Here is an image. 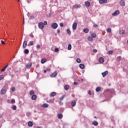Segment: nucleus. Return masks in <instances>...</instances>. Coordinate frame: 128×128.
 Listing matches in <instances>:
<instances>
[{
    "mask_svg": "<svg viewBox=\"0 0 128 128\" xmlns=\"http://www.w3.org/2000/svg\"><path fill=\"white\" fill-rule=\"evenodd\" d=\"M91 92H92L90 91V90H89L88 92V94L90 96V94H92Z\"/></svg>",
    "mask_w": 128,
    "mask_h": 128,
    "instance_id": "603ef678",
    "label": "nucleus"
},
{
    "mask_svg": "<svg viewBox=\"0 0 128 128\" xmlns=\"http://www.w3.org/2000/svg\"><path fill=\"white\" fill-rule=\"evenodd\" d=\"M46 72H50V68H47V69L46 70Z\"/></svg>",
    "mask_w": 128,
    "mask_h": 128,
    "instance_id": "5fc2aeb1",
    "label": "nucleus"
},
{
    "mask_svg": "<svg viewBox=\"0 0 128 128\" xmlns=\"http://www.w3.org/2000/svg\"><path fill=\"white\" fill-rule=\"evenodd\" d=\"M74 86H76L77 84H78L76 82H74Z\"/></svg>",
    "mask_w": 128,
    "mask_h": 128,
    "instance_id": "bf43d9fd",
    "label": "nucleus"
},
{
    "mask_svg": "<svg viewBox=\"0 0 128 128\" xmlns=\"http://www.w3.org/2000/svg\"><path fill=\"white\" fill-rule=\"evenodd\" d=\"M74 96H73V98Z\"/></svg>",
    "mask_w": 128,
    "mask_h": 128,
    "instance_id": "338daca9",
    "label": "nucleus"
},
{
    "mask_svg": "<svg viewBox=\"0 0 128 128\" xmlns=\"http://www.w3.org/2000/svg\"><path fill=\"white\" fill-rule=\"evenodd\" d=\"M18 0V2H20V0Z\"/></svg>",
    "mask_w": 128,
    "mask_h": 128,
    "instance_id": "0e129e2a",
    "label": "nucleus"
},
{
    "mask_svg": "<svg viewBox=\"0 0 128 128\" xmlns=\"http://www.w3.org/2000/svg\"><path fill=\"white\" fill-rule=\"evenodd\" d=\"M43 24H44V26H46V24H48V22L46 21H44Z\"/></svg>",
    "mask_w": 128,
    "mask_h": 128,
    "instance_id": "a18cd8bd",
    "label": "nucleus"
},
{
    "mask_svg": "<svg viewBox=\"0 0 128 128\" xmlns=\"http://www.w3.org/2000/svg\"><path fill=\"white\" fill-rule=\"evenodd\" d=\"M32 62H29L26 65V68L28 70H29V68H32Z\"/></svg>",
    "mask_w": 128,
    "mask_h": 128,
    "instance_id": "423d86ee",
    "label": "nucleus"
},
{
    "mask_svg": "<svg viewBox=\"0 0 128 128\" xmlns=\"http://www.w3.org/2000/svg\"><path fill=\"white\" fill-rule=\"evenodd\" d=\"M58 24L56 23H53L52 24V28H54V30L58 28Z\"/></svg>",
    "mask_w": 128,
    "mask_h": 128,
    "instance_id": "7ed1b4c3",
    "label": "nucleus"
},
{
    "mask_svg": "<svg viewBox=\"0 0 128 128\" xmlns=\"http://www.w3.org/2000/svg\"><path fill=\"white\" fill-rule=\"evenodd\" d=\"M38 26L40 30H43L44 28V24L43 22H40L38 24Z\"/></svg>",
    "mask_w": 128,
    "mask_h": 128,
    "instance_id": "f03ea898",
    "label": "nucleus"
},
{
    "mask_svg": "<svg viewBox=\"0 0 128 128\" xmlns=\"http://www.w3.org/2000/svg\"><path fill=\"white\" fill-rule=\"evenodd\" d=\"M88 40L89 42H92V38L90 36L88 37Z\"/></svg>",
    "mask_w": 128,
    "mask_h": 128,
    "instance_id": "c756f323",
    "label": "nucleus"
},
{
    "mask_svg": "<svg viewBox=\"0 0 128 128\" xmlns=\"http://www.w3.org/2000/svg\"><path fill=\"white\" fill-rule=\"evenodd\" d=\"M8 90V86H4L1 90V94H4L6 92V90Z\"/></svg>",
    "mask_w": 128,
    "mask_h": 128,
    "instance_id": "f257e3e1",
    "label": "nucleus"
},
{
    "mask_svg": "<svg viewBox=\"0 0 128 128\" xmlns=\"http://www.w3.org/2000/svg\"><path fill=\"white\" fill-rule=\"evenodd\" d=\"M93 52H98V50H96V49H94L93 50Z\"/></svg>",
    "mask_w": 128,
    "mask_h": 128,
    "instance_id": "09e8293b",
    "label": "nucleus"
},
{
    "mask_svg": "<svg viewBox=\"0 0 128 128\" xmlns=\"http://www.w3.org/2000/svg\"><path fill=\"white\" fill-rule=\"evenodd\" d=\"M79 66L80 68H82V70H84V64H80Z\"/></svg>",
    "mask_w": 128,
    "mask_h": 128,
    "instance_id": "393cba45",
    "label": "nucleus"
},
{
    "mask_svg": "<svg viewBox=\"0 0 128 128\" xmlns=\"http://www.w3.org/2000/svg\"><path fill=\"white\" fill-rule=\"evenodd\" d=\"M108 2V0H100L99 3L102 4H106Z\"/></svg>",
    "mask_w": 128,
    "mask_h": 128,
    "instance_id": "6e6552de",
    "label": "nucleus"
},
{
    "mask_svg": "<svg viewBox=\"0 0 128 128\" xmlns=\"http://www.w3.org/2000/svg\"><path fill=\"white\" fill-rule=\"evenodd\" d=\"M68 50H72V44H68Z\"/></svg>",
    "mask_w": 128,
    "mask_h": 128,
    "instance_id": "473e14b6",
    "label": "nucleus"
},
{
    "mask_svg": "<svg viewBox=\"0 0 128 128\" xmlns=\"http://www.w3.org/2000/svg\"><path fill=\"white\" fill-rule=\"evenodd\" d=\"M93 26L94 28H96V26H98V24H94Z\"/></svg>",
    "mask_w": 128,
    "mask_h": 128,
    "instance_id": "4d7b16f0",
    "label": "nucleus"
},
{
    "mask_svg": "<svg viewBox=\"0 0 128 128\" xmlns=\"http://www.w3.org/2000/svg\"><path fill=\"white\" fill-rule=\"evenodd\" d=\"M92 124H93V126H98V122L96 121H94L92 122Z\"/></svg>",
    "mask_w": 128,
    "mask_h": 128,
    "instance_id": "2eb2a0df",
    "label": "nucleus"
},
{
    "mask_svg": "<svg viewBox=\"0 0 128 128\" xmlns=\"http://www.w3.org/2000/svg\"><path fill=\"white\" fill-rule=\"evenodd\" d=\"M120 14V10H116L114 13L112 14V16H118Z\"/></svg>",
    "mask_w": 128,
    "mask_h": 128,
    "instance_id": "20e7f679",
    "label": "nucleus"
},
{
    "mask_svg": "<svg viewBox=\"0 0 128 128\" xmlns=\"http://www.w3.org/2000/svg\"><path fill=\"white\" fill-rule=\"evenodd\" d=\"M76 26H78V24L76 22L72 24V30H76Z\"/></svg>",
    "mask_w": 128,
    "mask_h": 128,
    "instance_id": "39448f33",
    "label": "nucleus"
},
{
    "mask_svg": "<svg viewBox=\"0 0 128 128\" xmlns=\"http://www.w3.org/2000/svg\"><path fill=\"white\" fill-rule=\"evenodd\" d=\"M106 32H108L110 34L112 32V28H107Z\"/></svg>",
    "mask_w": 128,
    "mask_h": 128,
    "instance_id": "2f4dec72",
    "label": "nucleus"
},
{
    "mask_svg": "<svg viewBox=\"0 0 128 128\" xmlns=\"http://www.w3.org/2000/svg\"><path fill=\"white\" fill-rule=\"evenodd\" d=\"M12 110H16V106H12Z\"/></svg>",
    "mask_w": 128,
    "mask_h": 128,
    "instance_id": "e433bc0d",
    "label": "nucleus"
},
{
    "mask_svg": "<svg viewBox=\"0 0 128 128\" xmlns=\"http://www.w3.org/2000/svg\"><path fill=\"white\" fill-rule=\"evenodd\" d=\"M120 4L121 6H124L126 4V2L124 0H121L120 2Z\"/></svg>",
    "mask_w": 128,
    "mask_h": 128,
    "instance_id": "f8f14e48",
    "label": "nucleus"
},
{
    "mask_svg": "<svg viewBox=\"0 0 128 128\" xmlns=\"http://www.w3.org/2000/svg\"><path fill=\"white\" fill-rule=\"evenodd\" d=\"M8 64L5 66L4 67V68L6 70V68H8Z\"/></svg>",
    "mask_w": 128,
    "mask_h": 128,
    "instance_id": "6e6d98bb",
    "label": "nucleus"
},
{
    "mask_svg": "<svg viewBox=\"0 0 128 128\" xmlns=\"http://www.w3.org/2000/svg\"><path fill=\"white\" fill-rule=\"evenodd\" d=\"M36 48L38 50V48H40V44H37Z\"/></svg>",
    "mask_w": 128,
    "mask_h": 128,
    "instance_id": "ea45409f",
    "label": "nucleus"
},
{
    "mask_svg": "<svg viewBox=\"0 0 128 128\" xmlns=\"http://www.w3.org/2000/svg\"><path fill=\"white\" fill-rule=\"evenodd\" d=\"M32 100H36V96L32 95Z\"/></svg>",
    "mask_w": 128,
    "mask_h": 128,
    "instance_id": "b1692460",
    "label": "nucleus"
},
{
    "mask_svg": "<svg viewBox=\"0 0 128 128\" xmlns=\"http://www.w3.org/2000/svg\"><path fill=\"white\" fill-rule=\"evenodd\" d=\"M108 54H112V50H110L108 52Z\"/></svg>",
    "mask_w": 128,
    "mask_h": 128,
    "instance_id": "79ce46f5",
    "label": "nucleus"
},
{
    "mask_svg": "<svg viewBox=\"0 0 128 128\" xmlns=\"http://www.w3.org/2000/svg\"><path fill=\"white\" fill-rule=\"evenodd\" d=\"M90 6V2L88 1H86L85 2V6L86 8H88Z\"/></svg>",
    "mask_w": 128,
    "mask_h": 128,
    "instance_id": "9b49d317",
    "label": "nucleus"
},
{
    "mask_svg": "<svg viewBox=\"0 0 128 128\" xmlns=\"http://www.w3.org/2000/svg\"><path fill=\"white\" fill-rule=\"evenodd\" d=\"M60 29L57 30V33L60 34Z\"/></svg>",
    "mask_w": 128,
    "mask_h": 128,
    "instance_id": "3c124183",
    "label": "nucleus"
},
{
    "mask_svg": "<svg viewBox=\"0 0 128 128\" xmlns=\"http://www.w3.org/2000/svg\"><path fill=\"white\" fill-rule=\"evenodd\" d=\"M1 44H4V41L2 40H1Z\"/></svg>",
    "mask_w": 128,
    "mask_h": 128,
    "instance_id": "8fccbe9b",
    "label": "nucleus"
},
{
    "mask_svg": "<svg viewBox=\"0 0 128 128\" xmlns=\"http://www.w3.org/2000/svg\"><path fill=\"white\" fill-rule=\"evenodd\" d=\"M108 74V70H106L104 72L102 73V74L103 78H104V76H106Z\"/></svg>",
    "mask_w": 128,
    "mask_h": 128,
    "instance_id": "0eeeda50",
    "label": "nucleus"
},
{
    "mask_svg": "<svg viewBox=\"0 0 128 128\" xmlns=\"http://www.w3.org/2000/svg\"><path fill=\"white\" fill-rule=\"evenodd\" d=\"M100 87H97L96 88V92H100Z\"/></svg>",
    "mask_w": 128,
    "mask_h": 128,
    "instance_id": "c85d7f7f",
    "label": "nucleus"
},
{
    "mask_svg": "<svg viewBox=\"0 0 128 128\" xmlns=\"http://www.w3.org/2000/svg\"><path fill=\"white\" fill-rule=\"evenodd\" d=\"M64 88V90H68V88H70V86L68 85H65Z\"/></svg>",
    "mask_w": 128,
    "mask_h": 128,
    "instance_id": "a878e982",
    "label": "nucleus"
},
{
    "mask_svg": "<svg viewBox=\"0 0 128 128\" xmlns=\"http://www.w3.org/2000/svg\"><path fill=\"white\" fill-rule=\"evenodd\" d=\"M54 52H58V48H56L54 50Z\"/></svg>",
    "mask_w": 128,
    "mask_h": 128,
    "instance_id": "c03bdc74",
    "label": "nucleus"
},
{
    "mask_svg": "<svg viewBox=\"0 0 128 128\" xmlns=\"http://www.w3.org/2000/svg\"><path fill=\"white\" fill-rule=\"evenodd\" d=\"M30 36L32 38H34V35L32 34H30Z\"/></svg>",
    "mask_w": 128,
    "mask_h": 128,
    "instance_id": "de8ad7c7",
    "label": "nucleus"
},
{
    "mask_svg": "<svg viewBox=\"0 0 128 128\" xmlns=\"http://www.w3.org/2000/svg\"><path fill=\"white\" fill-rule=\"evenodd\" d=\"M28 126H32V122H28Z\"/></svg>",
    "mask_w": 128,
    "mask_h": 128,
    "instance_id": "f704fd0d",
    "label": "nucleus"
},
{
    "mask_svg": "<svg viewBox=\"0 0 128 128\" xmlns=\"http://www.w3.org/2000/svg\"><path fill=\"white\" fill-rule=\"evenodd\" d=\"M24 54H28L30 52V51L28 50V49H26L24 51Z\"/></svg>",
    "mask_w": 128,
    "mask_h": 128,
    "instance_id": "72a5a7b5",
    "label": "nucleus"
},
{
    "mask_svg": "<svg viewBox=\"0 0 128 128\" xmlns=\"http://www.w3.org/2000/svg\"><path fill=\"white\" fill-rule=\"evenodd\" d=\"M30 44H28V46H32L34 44V41H30Z\"/></svg>",
    "mask_w": 128,
    "mask_h": 128,
    "instance_id": "bb28decb",
    "label": "nucleus"
},
{
    "mask_svg": "<svg viewBox=\"0 0 128 128\" xmlns=\"http://www.w3.org/2000/svg\"><path fill=\"white\" fill-rule=\"evenodd\" d=\"M58 118H59V120H62V114H58Z\"/></svg>",
    "mask_w": 128,
    "mask_h": 128,
    "instance_id": "aec40b11",
    "label": "nucleus"
},
{
    "mask_svg": "<svg viewBox=\"0 0 128 128\" xmlns=\"http://www.w3.org/2000/svg\"><path fill=\"white\" fill-rule=\"evenodd\" d=\"M4 70H6V69H5L4 68H3L2 69L1 72H4Z\"/></svg>",
    "mask_w": 128,
    "mask_h": 128,
    "instance_id": "864d4df0",
    "label": "nucleus"
},
{
    "mask_svg": "<svg viewBox=\"0 0 128 128\" xmlns=\"http://www.w3.org/2000/svg\"><path fill=\"white\" fill-rule=\"evenodd\" d=\"M81 6H80V4H76L74 6V8L78 10V8H80Z\"/></svg>",
    "mask_w": 128,
    "mask_h": 128,
    "instance_id": "a211bd4d",
    "label": "nucleus"
},
{
    "mask_svg": "<svg viewBox=\"0 0 128 128\" xmlns=\"http://www.w3.org/2000/svg\"><path fill=\"white\" fill-rule=\"evenodd\" d=\"M27 46H28V42H26V40H24L23 42L22 47L24 48H26Z\"/></svg>",
    "mask_w": 128,
    "mask_h": 128,
    "instance_id": "1a4fd4ad",
    "label": "nucleus"
},
{
    "mask_svg": "<svg viewBox=\"0 0 128 128\" xmlns=\"http://www.w3.org/2000/svg\"><path fill=\"white\" fill-rule=\"evenodd\" d=\"M16 90V88L14 87H12V92H14Z\"/></svg>",
    "mask_w": 128,
    "mask_h": 128,
    "instance_id": "a19ab883",
    "label": "nucleus"
},
{
    "mask_svg": "<svg viewBox=\"0 0 128 128\" xmlns=\"http://www.w3.org/2000/svg\"><path fill=\"white\" fill-rule=\"evenodd\" d=\"M56 96V92H52L50 94V96L54 97Z\"/></svg>",
    "mask_w": 128,
    "mask_h": 128,
    "instance_id": "4468645a",
    "label": "nucleus"
},
{
    "mask_svg": "<svg viewBox=\"0 0 128 128\" xmlns=\"http://www.w3.org/2000/svg\"><path fill=\"white\" fill-rule=\"evenodd\" d=\"M58 74V72H55L53 74L50 75V78H54L55 76H56Z\"/></svg>",
    "mask_w": 128,
    "mask_h": 128,
    "instance_id": "9d476101",
    "label": "nucleus"
},
{
    "mask_svg": "<svg viewBox=\"0 0 128 128\" xmlns=\"http://www.w3.org/2000/svg\"><path fill=\"white\" fill-rule=\"evenodd\" d=\"M44 72L46 74V70H44Z\"/></svg>",
    "mask_w": 128,
    "mask_h": 128,
    "instance_id": "680f3d73",
    "label": "nucleus"
},
{
    "mask_svg": "<svg viewBox=\"0 0 128 128\" xmlns=\"http://www.w3.org/2000/svg\"><path fill=\"white\" fill-rule=\"evenodd\" d=\"M83 32L85 34H88V32H90V30L88 28H86L85 29H84Z\"/></svg>",
    "mask_w": 128,
    "mask_h": 128,
    "instance_id": "dca6fc26",
    "label": "nucleus"
},
{
    "mask_svg": "<svg viewBox=\"0 0 128 128\" xmlns=\"http://www.w3.org/2000/svg\"><path fill=\"white\" fill-rule=\"evenodd\" d=\"M11 102L12 104H14V102H16V100H11Z\"/></svg>",
    "mask_w": 128,
    "mask_h": 128,
    "instance_id": "49530a36",
    "label": "nucleus"
},
{
    "mask_svg": "<svg viewBox=\"0 0 128 128\" xmlns=\"http://www.w3.org/2000/svg\"><path fill=\"white\" fill-rule=\"evenodd\" d=\"M91 36L93 38H96V34L94 32H92L91 34Z\"/></svg>",
    "mask_w": 128,
    "mask_h": 128,
    "instance_id": "f3484780",
    "label": "nucleus"
},
{
    "mask_svg": "<svg viewBox=\"0 0 128 128\" xmlns=\"http://www.w3.org/2000/svg\"><path fill=\"white\" fill-rule=\"evenodd\" d=\"M64 98V96H62L60 98V100H62Z\"/></svg>",
    "mask_w": 128,
    "mask_h": 128,
    "instance_id": "37998d69",
    "label": "nucleus"
},
{
    "mask_svg": "<svg viewBox=\"0 0 128 128\" xmlns=\"http://www.w3.org/2000/svg\"><path fill=\"white\" fill-rule=\"evenodd\" d=\"M66 32L68 34L70 35L72 34V32H70V29H67L66 30Z\"/></svg>",
    "mask_w": 128,
    "mask_h": 128,
    "instance_id": "cd10ccee",
    "label": "nucleus"
},
{
    "mask_svg": "<svg viewBox=\"0 0 128 128\" xmlns=\"http://www.w3.org/2000/svg\"><path fill=\"white\" fill-rule=\"evenodd\" d=\"M4 78V75H1L0 76V80H2Z\"/></svg>",
    "mask_w": 128,
    "mask_h": 128,
    "instance_id": "4c0bfd02",
    "label": "nucleus"
},
{
    "mask_svg": "<svg viewBox=\"0 0 128 128\" xmlns=\"http://www.w3.org/2000/svg\"><path fill=\"white\" fill-rule=\"evenodd\" d=\"M76 62H78V64H80L82 60H80V58H78L76 60Z\"/></svg>",
    "mask_w": 128,
    "mask_h": 128,
    "instance_id": "7c9ffc66",
    "label": "nucleus"
},
{
    "mask_svg": "<svg viewBox=\"0 0 128 128\" xmlns=\"http://www.w3.org/2000/svg\"><path fill=\"white\" fill-rule=\"evenodd\" d=\"M7 102H8V104H10V100H7Z\"/></svg>",
    "mask_w": 128,
    "mask_h": 128,
    "instance_id": "13d9d810",
    "label": "nucleus"
},
{
    "mask_svg": "<svg viewBox=\"0 0 128 128\" xmlns=\"http://www.w3.org/2000/svg\"><path fill=\"white\" fill-rule=\"evenodd\" d=\"M24 20V18H23Z\"/></svg>",
    "mask_w": 128,
    "mask_h": 128,
    "instance_id": "e2e57ef3",
    "label": "nucleus"
},
{
    "mask_svg": "<svg viewBox=\"0 0 128 128\" xmlns=\"http://www.w3.org/2000/svg\"><path fill=\"white\" fill-rule=\"evenodd\" d=\"M126 31L124 30H121L120 31L119 34H124Z\"/></svg>",
    "mask_w": 128,
    "mask_h": 128,
    "instance_id": "4be33fe9",
    "label": "nucleus"
},
{
    "mask_svg": "<svg viewBox=\"0 0 128 128\" xmlns=\"http://www.w3.org/2000/svg\"><path fill=\"white\" fill-rule=\"evenodd\" d=\"M96 118V116H94V118Z\"/></svg>",
    "mask_w": 128,
    "mask_h": 128,
    "instance_id": "69168bd1",
    "label": "nucleus"
},
{
    "mask_svg": "<svg viewBox=\"0 0 128 128\" xmlns=\"http://www.w3.org/2000/svg\"><path fill=\"white\" fill-rule=\"evenodd\" d=\"M26 115L28 116V114H26Z\"/></svg>",
    "mask_w": 128,
    "mask_h": 128,
    "instance_id": "774afa93",
    "label": "nucleus"
},
{
    "mask_svg": "<svg viewBox=\"0 0 128 128\" xmlns=\"http://www.w3.org/2000/svg\"><path fill=\"white\" fill-rule=\"evenodd\" d=\"M52 16V14H50V13L48 14V16L50 17Z\"/></svg>",
    "mask_w": 128,
    "mask_h": 128,
    "instance_id": "052dcab7",
    "label": "nucleus"
},
{
    "mask_svg": "<svg viewBox=\"0 0 128 128\" xmlns=\"http://www.w3.org/2000/svg\"><path fill=\"white\" fill-rule=\"evenodd\" d=\"M30 96H32L33 94H34V90H31L30 92Z\"/></svg>",
    "mask_w": 128,
    "mask_h": 128,
    "instance_id": "c9c22d12",
    "label": "nucleus"
},
{
    "mask_svg": "<svg viewBox=\"0 0 128 128\" xmlns=\"http://www.w3.org/2000/svg\"><path fill=\"white\" fill-rule=\"evenodd\" d=\"M42 108H48V104H42Z\"/></svg>",
    "mask_w": 128,
    "mask_h": 128,
    "instance_id": "6ab92c4d",
    "label": "nucleus"
},
{
    "mask_svg": "<svg viewBox=\"0 0 128 128\" xmlns=\"http://www.w3.org/2000/svg\"><path fill=\"white\" fill-rule=\"evenodd\" d=\"M99 62H100L101 64H102V62H104V58H99Z\"/></svg>",
    "mask_w": 128,
    "mask_h": 128,
    "instance_id": "ddd939ff",
    "label": "nucleus"
},
{
    "mask_svg": "<svg viewBox=\"0 0 128 128\" xmlns=\"http://www.w3.org/2000/svg\"><path fill=\"white\" fill-rule=\"evenodd\" d=\"M60 26L61 28H63L64 27V24H62V22H60Z\"/></svg>",
    "mask_w": 128,
    "mask_h": 128,
    "instance_id": "58836bf2",
    "label": "nucleus"
},
{
    "mask_svg": "<svg viewBox=\"0 0 128 128\" xmlns=\"http://www.w3.org/2000/svg\"><path fill=\"white\" fill-rule=\"evenodd\" d=\"M71 104L73 107L76 106V100L72 101L71 102Z\"/></svg>",
    "mask_w": 128,
    "mask_h": 128,
    "instance_id": "412c9836",
    "label": "nucleus"
},
{
    "mask_svg": "<svg viewBox=\"0 0 128 128\" xmlns=\"http://www.w3.org/2000/svg\"><path fill=\"white\" fill-rule=\"evenodd\" d=\"M41 64H44V62H46V58H43L41 60Z\"/></svg>",
    "mask_w": 128,
    "mask_h": 128,
    "instance_id": "5701e85b",
    "label": "nucleus"
}]
</instances>
